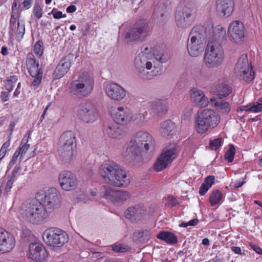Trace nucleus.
Wrapping results in <instances>:
<instances>
[{
  "label": "nucleus",
  "instance_id": "c85d7f7f",
  "mask_svg": "<svg viewBox=\"0 0 262 262\" xmlns=\"http://www.w3.org/2000/svg\"><path fill=\"white\" fill-rule=\"evenodd\" d=\"M193 7L190 4L180 3L176 10V15L178 16H190L192 14Z\"/></svg>",
  "mask_w": 262,
  "mask_h": 262
},
{
  "label": "nucleus",
  "instance_id": "6e6552de",
  "mask_svg": "<svg viewBox=\"0 0 262 262\" xmlns=\"http://www.w3.org/2000/svg\"><path fill=\"white\" fill-rule=\"evenodd\" d=\"M48 213L40 202H31L23 206L21 214L33 224H39L47 217Z\"/></svg>",
  "mask_w": 262,
  "mask_h": 262
},
{
  "label": "nucleus",
  "instance_id": "ddd939ff",
  "mask_svg": "<svg viewBox=\"0 0 262 262\" xmlns=\"http://www.w3.org/2000/svg\"><path fill=\"white\" fill-rule=\"evenodd\" d=\"M234 72L245 81L250 82L254 79V73L247 55L243 54L240 57L234 68Z\"/></svg>",
  "mask_w": 262,
  "mask_h": 262
},
{
  "label": "nucleus",
  "instance_id": "a878e982",
  "mask_svg": "<svg viewBox=\"0 0 262 262\" xmlns=\"http://www.w3.org/2000/svg\"><path fill=\"white\" fill-rule=\"evenodd\" d=\"M217 10L220 15L230 16L234 8L233 0H216Z\"/></svg>",
  "mask_w": 262,
  "mask_h": 262
},
{
  "label": "nucleus",
  "instance_id": "cd10ccee",
  "mask_svg": "<svg viewBox=\"0 0 262 262\" xmlns=\"http://www.w3.org/2000/svg\"><path fill=\"white\" fill-rule=\"evenodd\" d=\"M151 108L153 112L159 115L165 114L167 111V102L165 100L157 99L151 102Z\"/></svg>",
  "mask_w": 262,
  "mask_h": 262
},
{
  "label": "nucleus",
  "instance_id": "7ed1b4c3",
  "mask_svg": "<svg viewBox=\"0 0 262 262\" xmlns=\"http://www.w3.org/2000/svg\"><path fill=\"white\" fill-rule=\"evenodd\" d=\"M152 136L147 132L140 130L133 135L126 148L124 156L126 159L133 160L142 152H147L154 149Z\"/></svg>",
  "mask_w": 262,
  "mask_h": 262
},
{
  "label": "nucleus",
  "instance_id": "052dcab7",
  "mask_svg": "<svg viewBox=\"0 0 262 262\" xmlns=\"http://www.w3.org/2000/svg\"><path fill=\"white\" fill-rule=\"evenodd\" d=\"M33 0H24L22 3L23 9H28L31 7Z\"/></svg>",
  "mask_w": 262,
  "mask_h": 262
},
{
  "label": "nucleus",
  "instance_id": "4d7b16f0",
  "mask_svg": "<svg viewBox=\"0 0 262 262\" xmlns=\"http://www.w3.org/2000/svg\"><path fill=\"white\" fill-rule=\"evenodd\" d=\"M10 92L9 91H2L1 92L0 97L2 102H4L9 100Z\"/></svg>",
  "mask_w": 262,
  "mask_h": 262
},
{
  "label": "nucleus",
  "instance_id": "f704fd0d",
  "mask_svg": "<svg viewBox=\"0 0 262 262\" xmlns=\"http://www.w3.org/2000/svg\"><path fill=\"white\" fill-rule=\"evenodd\" d=\"M214 93L220 98H222L228 96L231 90L227 84L221 83L215 86Z\"/></svg>",
  "mask_w": 262,
  "mask_h": 262
},
{
  "label": "nucleus",
  "instance_id": "0eeeda50",
  "mask_svg": "<svg viewBox=\"0 0 262 262\" xmlns=\"http://www.w3.org/2000/svg\"><path fill=\"white\" fill-rule=\"evenodd\" d=\"M75 147L74 133L71 130L64 132L59 141L58 154L60 159L65 162H70L74 156Z\"/></svg>",
  "mask_w": 262,
  "mask_h": 262
},
{
  "label": "nucleus",
  "instance_id": "f03ea898",
  "mask_svg": "<svg viewBox=\"0 0 262 262\" xmlns=\"http://www.w3.org/2000/svg\"><path fill=\"white\" fill-rule=\"evenodd\" d=\"M155 60L164 63L167 61V58L162 52L154 53V57H146L144 53H139L135 57L134 67L141 78L150 80L160 74L161 72L156 70L155 65L153 66Z\"/></svg>",
  "mask_w": 262,
  "mask_h": 262
},
{
  "label": "nucleus",
  "instance_id": "49530a36",
  "mask_svg": "<svg viewBox=\"0 0 262 262\" xmlns=\"http://www.w3.org/2000/svg\"><path fill=\"white\" fill-rule=\"evenodd\" d=\"M17 17H11L10 20V31L11 35H13L16 28V25L20 21Z\"/></svg>",
  "mask_w": 262,
  "mask_h": 262
},
{
  "label": "nucleus",
  "instance_id": "dca6fc26",
  "mask_svg": "<svg viewBox=\"0 0 262 262\" xmlns=\"http://www.w3.org/2000/svg\"><path fill=\"white\" fill-rule=\"evenodd\" d=\"M228 33L229 37L232 42L238 45L244 42L246 29L241 21L235 20L230 24L228 29Z\"/></svg>",
  "mask_w": 262,
  "mask_h": 262
},
{
  "label": "nucleus",
  "instance_id": "4468645a",
  "mask_svg": "<svg viewBox=\"0 0 262 262\" xmlns=\"http://www.w3.org/2000/svg\"><path fill=\"white\" fill-rule=\"evenodd\" d=\"M77 117L82 122L91 124L98 118V113L96 108L91 103L86 102L81 103L77 110Z\"/></svg>",
  "mask_w": 262,
  "mask_h": 262
},
{
  "label": "nucleus",
  "instance_id": "2eb2a0df",
  "mask_svg": "<svg viewBox=\"0 0 262 262\" xmlns=\"http://www.w3.org/2000/svg\"><path fill=\"white\" fill-rule=\"evenodd\" d=\"M26 66L30 75L34 78L32 84L37 87L41 83L43 71L39 67L38 61H36L34 55L32 53H29L26 57Z\"/></svg>",
  "mask_w": 262,
  "mask_h": 262
},
{
  "label": "nucleus",
  "instance_id": "de8ad7c7",
  "mask_svg": "<svg viewBox=\"0 0 262 262\" xmlns=\"http://www.w3.org/2000/svg\"><path fill=\"white\" fill-rule=\"evenodd\" d=\"M222 139L221 138H218L213 140H210L209 142V146L211 149L216 150L221 145Z\"/></svg>",
  "mask_w": 262,
  "mask_h": 262
},
{
  "label": "nucleus",
  "instance_id": "f3484780",
  "mask_svg": "<svg viewBox=\"0 0 262 262\" xmlns=\"http://www.w3.org/2000/svg\"><path fill=\"white\" fill-rule=\"evenodd\" d=\"M177 156V149L174 147L166 148L154 164V169L160 171L166 167Z\"/></svg>",
  "mask_w": 262,
  "mask_h": 262
},
{
  "label": "nucleus",
  "instance_id": "393cba45",
  "mask_svg": "<svg viewBox=\"0 0 262 262\" xmlns=\"http://www.w3.org/2000/svg\"><path fill=\"white\" fill-rule=\"evenodd\" d=\"M190 98L195 105L200 107L207 106L209 102L208 98L204 93L197 89H193L191 90Z\"/></svg>",
  "mask_w": 262,
  "mask_h": 262
},
{
  "label": "nucleus",
  "instance_id": "4be33fe9",
  "mask_svg": "<svg viewBox=\"0 0 262 262\" xmlns=\"http://www.w3.org/2000/svg\"><path fill=\"white\" fill-rule=\"evenodd\" d=\"M112 116L117 124L122 125L128 124L132 119L130 111L123 107H118L114 110Z\"/></svg>",
  "mask_w": 262,
  "mask_h": 262
},
{
  "label": "nucleus",
  "instance_id": "ea45409f",
  "mask_svg": "<svg viewBox=\"0 0 262 262\" xmlns=\"http://www.w3.org/2000/svg\"><path fill=\"white\" fill-rule=\"evenodd\" d=\"M222 193L218 189L213 190L210 194L209 202L211 206H213L218 204L222 198Z\"/></svg>",
  "mask_w": 262,
  "mask_h": 262
},
{
  "label": "nucleus",
  "instance_id": "f8f14e48",
  "mask_svg": "<svg viewBox=\"0 0 262 262\" xmlns=\"http://www.w3.org/2000/svg\"><path fill=\"white\" fill-rule=\"evenodd\" d=\"M150 30L149 22L146 19L140 18L126 31L125 36L131 40L143 41Z\"/></svg>",
  "mask_w": 262,
  "mask_h": 262
},
{
  "label": "nucleus",
  "instance_id": "9d476101",
  "mask_svg": "<svg viewBox=\"0 0 262 262\" xmlns=\"http://www.w3.org/2000/svg\"><path fill=\"white\" fill-rule=\"evenodd\" d=\"M42 237L47 245L53 249L62 247L69 241V235L57 228H49L43 233Z\"/></svg>",
  "mask_w": 262,
  "mask_h": 262
},
{
  "label": "nucleus",
  "instance_id": "20e7f679",
  "mask_svg": "<svg viewBox=\"0 0 262 262\" xmlns=\"http://www.w3.org/2000/svg\"><path fill=\"white\" fill-rule=\"evenodd\" d=\"M99 173L108 184L121 186L127 185L130 181L120 166L112 161H105L99 167Z\"/></svg>",
  "mask_w": 262,
  "mask_h": 262
},
{
  "label": "nucleus",
  "instance_id": "6e6d98bb",
  "mask_svg": "<svg viewBox=\"0 0 262 262\" xmlns=\"http://www.w3.org/2000/svg\"><path fill=\"white\" fill-rule=\"evenodd\" d=\"M210 188L209 186H207L206 184H205L204 182L201 185L200 190H199V193L201 195H204L208 190V189Z\"/></svg>",
  "mask_w": 262,
  "mask_h": 262
},
{
  "label": "nucleus",
  "instance_id": "37998d69",
  "mask_svg": "<svg viewBox=\"0 0 262 262\" xmlns=\"http://www.w3.org/2000/svg\"><path fill=\"white\" fill-rule=\"evenodd\" d=\"M17 80V77L15 75L11 76L4 81V86L7 91L11 92L14 88V85Z\"/></svg>",
  "mask_w": 262,
  "mask_h": 262
},
{
  "label": "nucleus",
  "instance_id": "5fc2aeb1",
  "mask_svg": "<svg viewBox=\"0 0 262 262\" xmlns=\"http://www.w3.org/2000/svg\"><path fill=\"white\" fill-rule=\"evenodd\" d=\"M167 203L171 205V207H173L179 203L178 200L173 197V196H168L167 198Z\"/></svg>",
  "mask_w": 262,
  "mask_h": 262
},
{
  "label": "nucleus",
  "instance_id": "6ab92c4d",
  "mask_svg": "<svg viewBox=\"0 0 262 262\" xmlns=\"http://www.w3.org/2000/svg\"><path fill=\"white\" fill-rule=\"evenodd\" d=\"M15 240L13 235L0 228V253H6L11 251L14 247Z\"/></svg>",
  "mask_w": 262,
  "mask_h": 262
},
{
  "label": "nucleus",
  "instance_id": "79ce46f5",
  "mask_svg": "<svg viewBox=\"0 0 262 262\" xmlns=\"http://www.w3.org/2000/svg\"><path fill=\"white\" fill-rule=\"evenodd\" d=\"M25 33V23L23 20H20L16 25V28L14 32L16 34V39L19 41L21 40L23 38Z\"/></svg>",
  "mask_w": 262,
  "mask_h": 262
},
{
  "label": "nucleus",
  "instance_id": "423d86ee",
  "mask_svg": "<svg viewBox=\"0 0 262 262\" xmlns=\"http://www.w3.org/2000/svg\"><path fill=\"white\" fill-rule=\"evenodd\" d=\"M220 115L214 110L205 108L198 112L195 120V128L201 134L215 128L220 122Z\"/></svg>",
  "mask_w": 262,
  "mask_h": 262
},
{
  "label": "nucleus",
  "instance_id": "72a5a7b5",
  "mask_svg": "<svg viewBox=\"0 0 262 262\" xmlns=\"http://www.w3.org/2000/svg\"><path fill=\"white\" fill-rule=\"evenodd\" d=\"M106 132L112 138H120L124 135V133L122 129L116 124L109 125L106 129Z\"/></svg>",
  "mask_w": 262,
  "mask_h": 262
},
{
  "label": "nucleus",
  "instance_id": "a211bd4d",
  "mask_svg": "<svg viewBox=\"0 0 262 262\" xmlns=\"http://www.w3.org/2000/svg\"><path fill=\"white\" fill-rule=\"evenodd\" d=\"M58 181L62 189L66 191L74 189L78 183L75 175L68 170H64L60 172Z\"/></svg>",
  "mask_w": 262,
  "mask_h": 262
},
{
  "label": "nucleus",
  "instance_id": "7c9ffc66",
  "mask_svg": "<svg viewBox=\"0 0 262 262\" xmlns=\"http://www.w3.org/2000/svg\"><path fill=\"white\" fill-rule=\"evenodd\" d=\"M156 237L169 245H174L178 243L177 237L173 233L169 231H161L157 235Z\"/></svg>",
  "mask_w": 262,
  "mask_h": 262
},
{
  "label": "nucleus",
  "instance_id": "bf43d9fd",
  "mask_svg": "<svg viewBox=\"0 0 262 262\" xmlns=\"http://www.w3.org/2000/svg\"><path fill=\"white\" fill-rule=\"evenodd\" d=\"M249 246L255 252L259 254H262V249L259 246L252 243H249Z\"/></svg>",
  "mask_w": 262,
  "mask_h": 262
},
{
  "label": "nucleus",
  "instance_id": "39448f33",
  "mask_svg": "<svg viewBox=\"0 0 262 262\" xmlns=\"http://www.w3.org/2000/svg\"><path fill=\"white\" fill-rule=\"evenodd\" d=\"M94 80L86 72L79 74L77 78L73 80L69 85V93L78 98L87 97L93 91Z\"/></svg>",
  "mask_w": 262,
  "mask_h": 262
},
{
  "label": "nucleus",
  "instance_id": "13d9d810",
  "mask_svg": "<svg viewBox=\"0 0 262 262\" xmlns=\"http://www.w3.org/2000/svg\"><path fill=\"white\" fill-rule=\"evenodd\" d=\"M15 181V179L11 178L7 182V184L5 186V190L7 192L10 191V189L12 188L13 184L14 181Z\"/></svg>",
  "mask_w": 262,
  "mask_h": 262
},
{
  "label": "nucleus",
  "instance_id": "a18cd8bd",
  "mask_svg": "<svg viewBox=\"0 0 262 262\" xmlns=\"http://www.w3.org/2000/svg\"><path fill=\"white\" fill-rule=\"evenodd\" d=\"M235 149L233 145H229V149L226 151L225 155V158L229 162H232L235 155Z\"/></svg>",
  "mask_w": 262,
  "mask_h": 262
},
{
  "label": "nucleus",
  "instance_id": "f257e3e1",
  "mask_svg": "<svg viewBox=\"0 0 262 262\" xmlns=\"http://www.w3.org/2000/svg\"><path fill=\"white\" fill-rule=\"evenodd\" d=\"M226 30L217 26L215 29L214 40H209L204 56V62L209 69L217 68L224 60V50L220 43L225 37Z\"/></svg>",
  "mask_w": 262,
  "mask_h": 262
},
{
  "label": "nucleus",
  "instance_id": "9b49d317",
  "mask_svg": "<svg viewBox=\"0 0 262 262\" xmlns=\"http://www.w3.org/2000/svg\"><path fill=\"white\" fill-rule=\"evenodd\" d=\"M36 200L40 202L49 212L57 208L60 203L59 192L55 188L41 190L36 194Z\"/></svg>",
  "mask_w": 262,
  "mask_h": 262
},
{
  "label": "nucleus",
  "instance_id": "473e14b6",
  "mask_svg": "<svg viewBox=\"0 0 262 262\" xmlns=\"http://www.w3.org/2000/svg\"><path fill=\"white\" fill-rule=\"evenodd\" d=\"M241 111H248L257 113L262 111V98L258 99L255 103H250L247 105H241L238 108Z\"/></svg>",
  "mask_w": 262,
  "mask_h": 262
},
{
  "label": "nucleus",
  "instance_id": "e2e57ef3",
  "mask_svg": "<svg viewBox=\"0 0 262 262\" xmlns=\"http://www.w3.org/2000/svg\"><path fill=\"white\" fill-rule=\"evenodd\" d=\"M53 16H66V15H62V12L58 11L57 9H53L51 12Z\"/></svg>",
  "mask_w": 262,
  "mask_h": 262
},
{
  "label": "nucleus",
  "instance_id": "3c124183",
  "mask_svg": "<svg viewBox=\"0 0 262 262\" xmlns=\"http://www.w3.org/2000/svg\"><path fill=\"white\" fill-rule=\"evenodd\" d=\"M42 9L38 3H35L33 8V13L35 16H42Z\"/></svg>",
  "mask_w": 262,
  "mask_h": 262
},
{
  "label": "nucleus",
  "instance_id": "09e8293b",
  "mask_svg": "<svg viewBox=\"0 0 262 262\" xmlns=\"http://www.w3.org/2000/svg\"><path fill=\"white\" fill-rule=\"evenodd\" d=\"M128 247L122 244L113 245L112 249L116 252H125L127 251Z\"/></svg>",
  "mask_w": 262,
  "mask_h": 262
},
{
  "label": "nucleus",
  "instance_id": "a19ab883",
  "mask_svg": "<svg viewBox=\"0 0 262 262\" xmlns=\"http://www.w3.org/2000/svg\"><path fill=\"white\" fill-rule=\"evenodd\" d=\"M147 115V112H145L143 114L138 113L132 116V120L134 124L140 126H142L147 120L146 116Z\"/></svg>",
  "mask_w": 262,
  "mask_h": 262
},
{
  "label": "nucleus",
  "instance_id": "774afa93",
  "mask_svg": "<svg viewBox=\"0 0 262 262\" xmlns=\"http://www.w3.org/2000/svg\"><path fill=\"white\" fill-rule=\"evenodd\" d=\"M199 221L197 219L191 220L188 222L189 226H195L198 224Z\"/></svg>",
  "mask_w": 262,
  "mask_h": 262
},
{
  "label": "nucleus",
  "instance_id": "2f4dec72",
  "mask_svg": "<svg viewBox=\"0 0 262 262\" xmlns=\"http://www.w3.org/2000/svg\"><path fill=\"white\" fill-rule=\"evenodd\" d=\"M151 233L148 230H139L133 234V239L135 242L145 243L150 238Z\"/></svg>",
  "mask_w": 262,
  "mask_h": 262
},
{
  "label": "nucleus",
  "instance_id": "680f3d73",
  "mask_svg": "<svg viewBox=\"0 0 262 262\" xmlns=\"http://www.w3.org/2000/svg\"><path fill=\"white\" fill-rule=\"evenodd\" d=\"M21 168L19 166H15L13 170L12 175L11 178L15 179L17 176L18 173L20 170Z\"/></svg>",
  "mask_w": 262,
  "mask_h": 262
},
{
  "label": "nucleus",
  "instance_id": "0e129e2a",
  "mask_svg": "<svg viewBox=\"0 0 262 262\" xmlns=\"http://www.w3.org/2000/svg\"><path fill=\"white\" fill-rule=\"evenodd\" d=\"M10 145V142L9 141H8L3 144L1 149L7 152V149L9 147Z\"/></svg>",
  "mask_w": 262,
  "mask_h": 262
},
{
  "label": "nucleus",
  "instance_id": "c9c22d12",
  "mask_svg": "<svg viewBox=\"0 0 262 262\" xmlns=\"http://www.w3.org/2000/svg\"><path fill=\"white\" fill-rule=\"evenodd\" d=\"M31 132L30 130L28 131V132L25 135L24 138H23L21 143L20 146L19 148L17 150L20 151V159L21 160L22 157L28 151L30 145L28 144V140L30 138Z\"/></svg>",
  "mask_w": 262,
  "mask_h": 262
},
{
  "label": "nucleus",
  "instance_id": "bb28decb",
  "mask_svg": "<svg viewBox=\"0 0 262 262\" xmlns=\"http://www.w3.org/2000/svg\"><path fill=\"white\" fill-rule=\"evenodd\" d=\"M176 125L170 120H167L163 122L160 127V132L166 138H170L176 133Z\"/></svg>",
  "mask_w": 262,
  "mask_h": 262
},
{
  "label": "nucleus",
  "instance_id": "e433bc0d",
  "mask_svg": "<svg viewBox=\"0 0 262 262\" xmlns=\"http://www.w3.org/2000/svg\"><path fill=\"white\" fill-rule=\"evenodd\" d=\"M175 21L178 27L185 29L190 27L193 20L190 17H176Z\"/></svg>",
  "mask_w": 262,
  "mask_h": 262
},
{
  "label": "nucleus",
  "instance_id": "603ef678",
  "mask_svg": "<svg viewBox=\"0 0 262 262\" xmlns=\"http://www.w3.org/2000/svg\"><path fill=\"white\" fill-rule=\"evenodd\" d=\"M215 181V177L213 176H209L207 177L204 183L206 184L207 186H209V187H211L213 184H214Z\"/></svg>",
  "mask_w": 262,
  "mask_h": 262
},
{
  "label": "nucleus",
  "instance_id": "8fccbe9b",
  "mask_svg": "<svg viewBox=\"0 0 262 262\" xmlns=\"http://www.w3.org/2000/svg\"><path fill=\"white\" fill-rule=\"evenodd\" d=\"M19 155L20 156V151L19 150H16L11 160L8 165V169H10L13 165L15 164Z\"/></svg>",
  "mask_w": 262,
  "mask_h": 262
},
{
  "label": "nucleus",
  "instance_id": "338daca9",
  "mask_svg": "<svg viewBox=\"0 0 262 262\" xmlns=\"http://www.w3.org/2000/svg\"><path fill=\"white\" fill-rule=\"evenodd\" d=\"M76 7L74 5H71L67 8V11L69 13H72L76 11Z\"/></svg>",
  "mask_w": 262,
  "mask_h": 262
},
{
  "label": "nucleus",
  "instance_id": "58836bf2",
  "mask_svg": "<svg viewBox=\"0 0 262 262\" xmlns=\"http://www.w3.org/2000/svg\"><path fill=\"white\" fill-rule=\"evenodd\" d=\"M115 191L116 190L112 189L110 188L103 186L101 188L100 195L103 198L114 202V198L115 196Z\"/></svg>",
  "mask_w": 262,
  "mask_h": 262
},
{
  "label": "nucleus",
  "instance_id": "c756f323",
  "mask_svg": "<svg viewBox=\"0 0 262 262\" xmlns=\"http://www.w3.org/2000/svg\"><path fill=\"white\" fill-rule=\"evenodd\" d=\"M210 102L212 106L215 107L222 113L227 114L231 110L230 104L227 101H223L221 100H216L215 98H211Z\"/></svg>",
  "mask_w": 262,
  "mask_h": 262
},
{
  "label": "nucleus",
  "instance_id": "5701e85b",
  "mask_svg": "<svg viewBox=\"0 0 262 262\" xmlns=\"http://www.w3.org/2000/svg\"><path fill=\"white\" fill-rule=\"evenodd\" d=\"M106 93L112 99L121 101L126 95L125 89L117 83H110L106 86Z\"/></svg>",
  "mask_w": 262,
  "mask_h": 262
},
{
  "label": "nucleus",
  "instance_id": "c03bdc74",
  "mask_svg": "<svg viewBox=\"0 0 262 262\" xmlns=\"http://www.w3.org/2000/svg\"><path fill=\"white\" fill-rule=\"evenodd\" d=\"M43 43L42 40L37 41L34 46L33 51L34 53L40 58L43 52Z\"/></svg>",
  "mask_w": 262,
  "mask_h": 262
},
{
  "label": "nucleus",
  "instance_id": "1a4fd4ad",
  "mask_svg": "<svg viewBox=\"0 0 262 262\" xmlns=\"http://www.w3.org/2000/svg\"><path fill=\"white\" fill-rule=\"evenodd\" d=\"M206 36L202 30L199 27H193L187 41V51L192 57H198L205 49Z\"/></svg>",
  "mask_w": 262,
  "mask_h": 262
},
{
  "label": "nucleus",
  "instance_id": "412c9836",
  "mask_svg": "<svg viewBox=\"0 0 262 262\" xmlns=\"http://www.w3.org/2000/svg\"><path fill=\"white\" fill-rule=\"evenodd\" d=\"M73 57V54H69L60 60L53 73V77L55 79L62 78L68 73L71 68V61Z\"/></svg>",
  "mask_w": 262,
  "mask_h": 262
},
{
  "label": "nucleus",
  "instance_id": "b1692460",
  "mask_svg": "<svg viewBox=\"0 0 262 262\" xmlns=\"http://www.w3.org/2000/svg\"><path fill=\"white\" fill-rule=\"evenodd\" d=\"M146 213V209L141 205L130 206L125 211V217L132 222L141 221Z\"/></svg>",
  "mask_w": 262,
  "mask_h": 262
},
{
  "label": "nucleus",
  "instance_id": "4c0bfd02",
  "mask_svg": "<svg viewBox=\"0 0 262 262\" xmlns=\"http://www.w3.org/2000/svg\"><path fill=\"white\" fill-rule=\"evenodd\" d=\"M130 196V193L128 191L116 190L114 198V202H123L129 199Z\"/></svg>",
  "mask_w": 262,
  "mask_h": 262
},
{
  "label": "nucleus",
  "instance_id": "864d4df0",
  "mask_svg": "<svg viewBox=\"0 0 262 262\" xmlns=\"http://www.w3.org/2000/svg\"><path fill=\"white\" fill-rule=\"evenodd\" d=\"M151 47L149 48L146 45H144L142 47V51L140 53H144L146 57H151L152 55L149 53L151 52Z\"/></svg>",
  "mask_w": 262,
  "mask_h": 262
},
{
  "label": "nucleus",
  "instance_id": "aec40b11",
  "mask_svg": "<svg viewBox=\"0 0 262 262\" xmlns=\"http://www.w3.org/2000/svg\"><path fill=\"white\" fill-rule=\"evenodd\" d=\"M29 257L32 260L40 262L46 259L48 253L45 247L38 243H31L29 245Z\"/></svg>",
  "mask_w": 262,
  "mask_h": 262
},
{
  "label": "nucleus",
  "instance_id": "69168bd1",
  "mask_svg": "<svg viewBox=\"0 0 262 262\" xmlns=\"http://www.w3.org/2000/svg\"><path fill=\"white\" fill-rule=\"evenodd\" d=\"M231 250L235 253L240 254H242L241 249L240 247H239L233 246L231 247Z\"/></svg>",
  "mask_w": 262,
  "mask_h": 262
}]
</instances>
